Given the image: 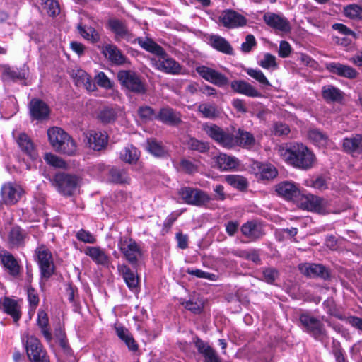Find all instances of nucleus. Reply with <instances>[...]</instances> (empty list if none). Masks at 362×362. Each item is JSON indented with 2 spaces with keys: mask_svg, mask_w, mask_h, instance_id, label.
Masks as SVG:
<instances>
[{
  "mask_svg": "<svg viewBox=\"0 0 362 362\" xmlns=\"http://www.w3.org/2000/svg\"><path fill=\"white\" fill-rule=\"evenodd\" d=\"M204 130L218 144L227 148H232L237 146L250 148L255 143L254 136L241 129H238L237 131L234 128L232 131L228 129L223 130L215 124H210L205 125Z\"/></svg>",
  "mask_w": 362,
  "mask_h": 362,
  "instance_id": "f257e3e1",
  "label": "nucleus"
},
{
  "mask_svg": "<svg viewBox=\"0 0 362 362\" xmlns=\"http://www.w3.org/2000/svg\"><path fill=\"white\" fill-rule=\"evenodd\" d=\"M278 154L286 163L300 170L312 168L316 160L315 154L302 143L279 146Z\"/></svg>",
  "mask_w": 362,
  "mask_h": 362,
  "instance_id": "f03ea898",
  "label": "nucleus"
},
{
  "mask_svg": "<svg viewBox=\"0 0 362 362\" xmlns=\"http://www.w3.org/2000/svg\"><path fill=\"white\" fill-rule=\"evenodd\" d=\"M139 45L145 50L153 54L151 61L156 69L168 74L182 73L181 65L169 57L163 47L149 38H138Z\"/></svg>",
  "mask_w": 362,
  "mask_h": 362,
  "instance_id": "7ed1b4c3",
  "label": "nucleus"
},
{
  "mask_svg": "<svg viewBox=\"0 0 362 362\" xmlns=\"http://www.w3.org/2000/svg\"><path fill=\"white\" fill-rule=\"evenodd\" d=\"M49 141L58 153L73 156L77 151V145L73 138L62 129L52 127L47 131Z\"/></svg>",
  "mask_w": 362,
  "mask_h": 362,
  "instance_id": "20e7f679",
  "label": "nucleus"
},
{
  "mask_svg": "<svg viewBox=\"0 0 362 362\" xmlns=\"http://www.w3.org/2000/svg\"><path fill=\"white\" fill-rule=\"evenodd\" d=\"M21 339L31 362H49L46 350L37 337L24 333L21 336Z\"/></svg>",
  "mask_w": 362,
  "mask_h": 362,
  "instance_id": "39448f33",
  "label": "nucleus"
},
{
  "mask_svg": "<svg viewBox=\"0 0 362 362\" xmlns=\"http://www.w3.org/2000/svg\"><path fill=\"white\" fill-rule=\"evenodd\" d=\"M54 182L59 192L71 196L80 186L81 179L74 175L61 173L55 175Z\"/></svg>",
  "mask_w": 362,
  "mask_h": 362,
  "instance_id": "423d86ee",
  "label": "nucleus"
},
{
  "mask_svg": "<svg viewBox=\"0 0 362 362\" xmlns=\"http://www.w3.org/2000/svg\"><path fill=\"white\" fill-rule=\"evenodd\" d=\"M117 78L126 89L135 93H145V86L136 72L131 70H122L117 73Z\"/></svg>",
  "mask_w": 362,
  "mask_h": 362,
  "instance_id": "0eeeda50",
  "label": "nucleus"
},
{
  "mask_svg": "<svg viewBox=\"0 0 362 362\" xmlns=\"http://www.w3.org/2000/svg\"><path fill=\"white\" fill-rule=\"evenodd\" d=\"M35 253L42 276L49 279L54 272V260L50 250L41 245L36 249Z\"/></svg>",
  "mask_w": 362,
  "mask_h": 362,
  "instance_id": "6e6552de",
  "label": "nucleus"
},
{
  "mask_svg": "<svg viewBox=\"0 0 362 362\" xmlns=\"http://www.w3.org/2000/svg\"><path fill=\"white\" fill-rule=\"evenodd\" d=\"M118 247L126 259L132 264L137 263L141 257V250L138 244L132 238L127 237L121 238Z\"/></svg>",
  "mask_w": 362,
  "mask_h": 362,
  "instance_id": "1a4fd4ad",
  "label": "nucleus"
},
{
  "mask_svg": "<svg viewBox=\"0 0 362 362\" xmlns=\"http://www.w3.org/2000/svg\"><path fill=\"white\" fill-rule=\"evenodd\" d=\"M300 321L306 330L315 339L322 340L326 335L323 324L317 318L308 314H302Z\"/></svg>",
  "mask_w": 362,
  "mask_h": 362,
  "instance_id": "9d476101",
  "label": "nucleus"
},
{
  "mask_svg": "<svg viewBox=\"0 0 362 362\" xmlns=\"http://www.w3.org/2000/svg\"><path fill=\"white\" fill-rule=\"evenodd\" d=\"M300 206L308 211L325 214L327 212L329 202L323 198L309 194L301 197Z\"/></svg>",
  "mask_w": 362,
  "mask_h": 362,
  "instance_id": "9b49d317",
  "label": "nucleus"
},
{
  "mask_svg": "<svg viewBox=\"0 0 362 362\" xmlns=\"http://www.w3.org/2000/svg\"><path fill=\"white\" fill-rule=\"evenodd\" d=\"M219 22L226 28H236L247 23L245 16L235 11L226 9L221 12L218 17Z\"/></svg>",
  "mask_w": 362,
  "mask_h": 362,
  "instance_id": "f8f14e48",
  "label": "nucleus"
},
{
  "mask_svg": "<svg viewBox=\"0 0 362 362\" xmlns=\"http://www.w3.org/2000/svg\"><path fill=\"white\" fill-rule=\"evenodd\" d=\"M23 191L20 185L12 183H4L1 188V197L4 204L13 205L21 199Z\"/></svg>",
  "mask_w": 362,
  "mask_h": 362,
  "instance_id": "ddd939ff",
  "label": "nucleus"
},
{
  "mask_svg": "<svg viewBox=\"0 0 362 362\" xmlns=\"http://www.w3.org/2000/svg\"><path fill=\"white\" fill-rule=\"evenodd\" d=\"M196 70L203 78L218 87H223L229 83L226 76L211 68L200 66Z\"/></svg>",
  "mask_w": 362,
  "mask_h": 362,
  "instance_id": "4468645a",
  "label": "nucleus"
},
{
  "mask_svg": "<svg viewBox=\"0 0 362 362\" xmlns=\"http://www.w3.org/2000/svg\"><path fill=\"white\" fill-rule=\"evenodd\" d=\"M263 19L269 27L283 32L288 33L291 30L290 23L284 16L274 13H267L264 15Z\"/></svg>",
  "mask_w": 362,
  "mask_h": 362,
  "instance_id": "2eb2a0df",
  "label": "nucleus"
},
{
  "mask_svg": "<svg viewBox=\"0 0 362 362\" xmlns=\"http://www.w3.org/2000/svg\"><path fill=\"white\" fill-rule=\"evenodd\" d=\"M85 137L89 147L95 151H100L107 144V136L105 132L89 130L85 134Z\"/></svg>",
  "mask_w": 362,
  "mask_h": 362,
  "instance_id": "dca6fc26",
  "label": "nucleus"
},
{
  "mask_svg": "<svg viewBox=\"0 0 362 362\" xmlns=\"http://www.w3.org/2000/svg\"><path fill=\"white\" fill-rule=\"evenodd\" d=\"M0 260L4 270L9 275L13 277L18 276L21 267L13 255L7 251H1L0 252Z\"/></svg>",
  "mask_w": 362,
  "mask_h": 362,
  "instance_id": "f3484780",
  "label": "nucleus"
},
{
  "mask_svg": "<svg viewBox=\"0 0 362 362\" xmlns=\"http://www.w3.org/2000/svg\"><path fill=\"white\" fill-rule=\"evenodd\" d=\"M30 113L33 119L42 120L48 117L49 108L42 100L32 99L29 103Z\"/></svg>",
  "mask_w": 362,
  "mask_h": 362,
  "instance_id": "a211bd4d",
  "label": "nucleus"
},
{
  "mask_svg": "<svg viewBox=\"0 0 362 362\" xmlns=\"http://www.w3.org/2000/svg\"><path fill=\"white\" fill-rule=\"evenodd\" d=\"M276 192L287 200H295L298 198L300 192L298 187L292 182H282L276 187Z\"/></svg>",
  "mask_w": 362,
  "mask_h": 362,
  "instance_id": "6ab92c4d",
  "label": "nucleus"
},
{
  "mask_svg": "<svg viewBox=\"0 0 362 362\" xmlns=\"http://www.w3.org/2000/svg\"><path fill=\"white\" fill-rule=\"evenodd\" d=\"M231 88L236 93L251 98H259L262 94L252 85L243 80H235L231 82Z\"/></svg>",
  "mask_w": 362,
  "mask_h": 362,
  "instance_id": "aec40b11",
  "label": "nucleus"
},
{
  "mask_svg": "<svg viewBox=\"0 0 362 362\" xmlns=\"http://www.w3.org/2000/svg\"><path fill=\"white\" fill-rule=\"evenodd\" d=\"M241 232L247 238L255 240L264 235L263 226L257 221H248L241 227Z\"/></svg>",
  "mask_w": 362,
  "mask_h": 362,
  "instance_id": "412c9836",
  "label": "nucleus"
},
{
  "mask_svg": "<svg viewBox=\"0 0 362 362\" xmlns=\"http://www.w3.org/2000/svg\"><path fill=\"white\" fill-rule=\"evenodd\" d=\"M327 69L332 74L349 79L356 78L358 74L357 71L351 66L337 62H331L328 64L327 65Z\"/></svg>",
  "mask_w": 362,
  "mask_h": 362,
  "instance_id": "4be33fe9",
  "label": "nucleus"
},
{
  "mask_svg": "<svg viewBox=\"0 0 362 362\" xmlns=\"http://www.w3.org/2000/svg\"><path fill=\"white\" fill-rule=\"evenodd\" d=\"M194 342L199 353L204 357V362H221L217 353L207 343L199 338H195Z\"/></svg>",
  "mask_w": 362,
  "mask_h": 362,
  "instance_id": "5701e85b",
  "label": "nucleus"
},
{
  "mask_svg": "<svg viewBox=\"0 0 362 362\" xmlns=\"http://www.w3.org/2000/svg\"><path fill=\"white\" fill-rule=\"evenodd\" d=\"M343 148L344 151L353 156H356L362 152V135L344 138L343 140Z\"/></svg>",
  "mask_w": 362,
  "mask_h": 362,
  "instance_id": "b1692460",
  "label": "nucleus"
},
{
  "mask_svg": "<svg viewBox=\"0 0 362 362\" xmlns=\"http://www.w3.org/2000/svg\"><path fill=\"white\" fill-rule=\"evenodd\" d=\"M299 269L302 274L310 277L320 276L326 279L329 276L327 270L321 264H303L299 266Z\"/></svg>",
  "mask_w": 362,
  "mask_h": 362,
  "instance_id": "393cba45",
  "label": "nucleus"
},
{
  "mask_svg": "<svg viewBox=\"0 0 362 362\" xmlns=\"http://www.w3.org/2000/svg\"><path fill=\"white\" fill-rule=\"evenodd\" d=\"M322 95L328 103H341L344 98V92L332 85L324 86Z\"/></svg>",
  "mask_w": 362,
  "mask_h": 362,
  "instance_id": "a878e982",
  "label": "nucleus"
},
{
  "mask_svg": "<svg viewBox=\"0 0 362 362\" xmlns=\"http://www.w3.org/2000/svg\"><path fill=\"white\" fill-rule=\"evenodd\" d=\"M118 270L122 274L128 288L132 291H136L139 284V279L135 272L124 264L119 265Z\"/></svg>",
  "mask_w": 362,
  "mask_h": 362,
  "instance_id": "bb28decb",
  "label": "nucleus"
},
{
  "mask_svg": "<svg viewBox=\"0 0 362 362\" xmlns=\"http://www.w3.org/2000/svg\"><path fill=\"white\" fill-rule=\"evenodd\" d=\"M103 52L110 61L115 64L120 65L126 63L127 62L126 57L115 45H105L103 47Z\"/></svg>",
  "mask_w": 362,
  "mask_h": 362,
  "instance_id": "cd10ccee",
  "label": "nucleus"
},
{
  "mask_svg": "<svg viewBox=\"0 0 362 362\" xmlns=\"http://www.w3.org/2000/svg\"><path fill=\"white\" fill-rule=\"evenodd\" d=\"M209 44L216 50L226 54H233V49L230 43L223 37L213 35L209 37Z\"/></svg>",
  "mask_w": 362,
  "mask_h": 362,
  "instance_id": "c85d7f7f",
  "label": "nucleus"
},
{
  "mask_svg": "<svg viewBox=\"0 0 362 362\" xmlns=\"http://www.w3.org/2000/svg\"><path fill=\"white\" fill-rule=\"evenodd\" d=\"M157 119L170 125H176L181 122L180 113L170 107L162 108L157 115Z\"/></svg>",
  "mask_w": 362,
  "mask_h": 362,
  "instance_id": "c756f323",
  "label": "nucleus"
},
{
  "mask_svg": "<svg viewBox=\"0 0 362 362\" xmlns=\"http://www.w3.org/2000/svg\"><path fill=\"white\" fill-rule=\"evenodd\" d=\"M72 77L77 86H83L86 90H94L95 85L92 83L89 75L82 69L74 70Z\"/></svg>",
  "mask_w": 362,
  "mask_h": 362,
  "instance_id": "7c9ffc66",
  "label": "nucleus"
},
{
  "mask_svg": "<svg viewBox=\"0 0 362 362\" xmlns=\"http://www.w3.org/2000/svg\"><path fill=\"white\" fill-rule=\"evenodd\" d=\"M217 168L221 170H230L238 165V160L234 157L225 153H220L215 158Z\"/></svg>",
  "mask_w": 362,
  "mask_h": 362,
  "instance_id": "2f4dec72",
  "label": "nucleus"
},
{
  "mask_svg": "<svg viewBox=\"0 0 362 362\" xmlns=\"http://www.w3.org/2000/svg\"><path fill=\"white\" fill-rule=\"evenodd\" d=\"M0 308L13 317L14 322L16 323L19 320L21 313L16 300L9 298H4L3 301L0 302Z\"/></svg>",
  "mask_w": 362,
  "mask_h": 362,
  "instance_id": "473e14b6",
  "label": "nucleus"
},
{
  "mask_svg": "<svg viewBox=\"0 0 362 362\" xmlns=\"http://www.w3.org/2000/svg\"><path fill=\"white\" fill-rule=\"evenodd\" d=\"M17 143L21 150L31 158H35L37 153L35 150L34 144L30 138L25 133H21L18 136Z\"/></svg>",
  "mask_w": 362,
  "mask_h": 362,
  "instance_id": "72a5a7b5",
  "label": "nucleus"
},
{
  "mask_svg": "<svg viewBox=\"0 0 362 362\" xmlns=\"http://www.w3.org/2000/svg\"><path fill=\"white\" fill-rule=\"evenodd\" d=\"M110 30L115 35L117 40L129 36V31L125 24L118 19H110L108 21Z\"/></svg>",
  "mask_w": 362,
  "mask_h": 362,
  "instance_id": "f704fd0d",
  "label": "nucleus"
},
{
  "mask_svg": "<svg viewBox=\"0 0 362 362\" xmlns=\"http://www.w3.org/2000/svg\"><path fill=\"white\" fill-rule=\"evenodd\" d=\"M85 254L89 256L98 264H105L108 262V257L104 250L98 247H87Z\"/></svg>",
  "mask_w": 362,
  "mask_h": 362,
  "instance_id": "c9c22d12",
  "label": "nucleus"
},
{
  "mask_svg": "<svg viewBox=\"0 0 362 362\" xmlns=\"http://www.w3.org/2000/svg\"><path fill=\"white\" fill-rule=\"evenodd\" d=\"M37 323L45 339L50 341L52 337L49 329V319L47 314L42 310L38 311Z\"/></svg>",
  "mask_w": 362,
  "mask_h": 362,
  "instance_id": "e433bc0d",
  "label": "nucleus"
},
{
  "mask_svg": "<svg viewBox=\"0 0 362 362\" xmlns=\"http://www.w3.org/2000/svg\"><path fill=\"white\" fill-rule=\"evenodd\" d=\"M115 332L119 338L126 344L129 350H137V344L127 329L122 326H117L115 327Z\"/></svg>",
  "mask_w": 362,
  "mask_h": 362,
  "instance_id": "4c0bfd02",
  "label": "nucleus"
},
{
  "mask_svg": "<svg viewBox=\"0 0 362 362\" xmlns=\"http://www.w3.org/2000/svg\"><path fill=\"white\" fill-rule=\"evenodd\" d=\"M139 158V151L132 145H128L120 152V158L128 163H134Z\"/></svg>",
  "mask_w": 362,
  "mask_h": 362,
  "instance_id": "58836bf2",
  "label": "nucleus"
},
{
  "mask_svg": "<svg viewBox=\"0 0 362 362\" xmlns=\"http://www.w3.org/2000/svg\"><path fill=\"white\" fill-rule=\"evenodd\" d=\"M3 76L6 79L13 81L22 80L25 78L26 73L23 70L11 68L9 66H3Z\"/></svg>",
  "mask_w": 362,
  "mask_h": 362,
  "instance_id": "ea45409f",
  "label": "nucleus"
},
{
  "mask_svg": "<svg viewBox=\"0 0 362 362\" xmlns=\"http://www.w3.org/2000/svg\"><path fill=\"white\" fill-rule=\"evenodd\" d=\"M258 168L262 180H272L277 175V170L272 164L262 163L258 165Z\"/></svg>",
  "mask_w": 362,
  "mask_h": 362,
  "instance_id": "a19ab883",
  "label": "nucleus"
},
{
  "mask_svg": "<svg viewBox=\"0 0 362 362\" xmlns=\"http://www.w3.org/2000/svg\"><path fill=\"white\" fill-rule=\"evenodd\" d=\"M308 135L313 144L320 147L325 146L328 143L327 136L317 129H310Z\"/></svg>",
  "mask_w": 362,
  "mask_h": 362,
  "instance_id": "79ce46f5",
  "label": "nucleus"
},
{
  "mask_svg": "<svg viewBox=\"0 0 362 362\" xmlns=\"http://www.w3.org/2000/svg\"><path fill=\"white\" fill-rule=\"evenodd\" d=\"M78 30L81 35L91 42H96L99 40L100 36L98 32L92 27L78 25Z\"/></svg>",
  "mask_w": 362,
  "mask_h": 362,
  "instance_id": "37998d69",
  "label": "nucleus"
},
{
  "mask_svg": "<svg viewBox=\"0 0 362 362\" xmlns=\"http://www.w3.org/2000/svg\"><path fill=\"white\" fill-rule=\"evenodd\" d=\"M345 16L351 19L362 20V6L357 4H349L344 8Z\"/></svg>",
  "mask_w": 362,
  "mask_h": 362,
  "instance_id": "c03bdc74",
  "label": "nucleus"
},
{
  "mask_svg": "<svg viewBox=\"0 0 362 362\" xmlns=\"http://www.w3.org/2000/svg\"><path fill=\"white\" fill-rule=\"evenodd\" d=\"M246 73L252 78L256 80L261 86L268 87L271 86V83L267 78L264 73L259 69H247Z\"/></svg>",
  "mask_w": 362,
  "mask_h": 362,
  "instance_id": "a18cd8bd",
  "label": "nucleus"
},
{
  "mask_svg": "<svg viewBox=\"0 0 362 362\" xmlns=\"http://www.w3.org/2000/svg\"><path fill=\"white\" fill-rule=\"evenodd\" d=\"M198 110L206 118L214 119L219 115L216 107L208 103L200 104L198 107Z\"/></svg>",
  "mask_w": 362,
  "mask_h": 362,
  "instance_id": "49530a36",
  "label": "nucleus"
},
{
  "mask_svg": "<svg viewBox=\"0 0 362 362\" xmlns=\"http://www.w3.org/2000/svg\"><path fill=\"white\" fill-rule=\"evenodd\" d=\"M192 199L194 200L193 205L202 206L206 204L211 200V198L204 191L197 188H193Z\"/></svg>",
  "mask_w": 362,
  "mask_h": 362,
  "instance_id": "de8ad7c7",
  "label": "nucleus"
},
{
  "mask_svg": "<svg viewBox=\"0 0 362 362\" xmlns=\"http://www.w3.org/2000/svg\"><path fill=\"white\" fill-rule=\"evenodd\" d=\"M226 181L233 187L239 189H244L247 187V180L240 175H230L225 177Z\"/></svg>",
  "mask_w": 362,
  "mask_h": 362,
  "instance_id": "09e8293b",
  "label": "nucleus"
},
{
  "mask_svg": "<svg viewBox=\"0 0 362 362\" xmlns=\"http://www.w3.org/2000/svg\"><path fill=\"white\" fill-rule=\"evenodd\" d=\"M43 8L49 16H56L59 11V5L57 0H40Z\"/></svg>",
  "mask_w": 362,
  "mask_h": 362,
  "instance_id": "8fccbe9b",
  "label": "nucleus"
},
{
  "mask_svg": "<svg viewBox=\"0 0 362 362\" xmlns=\"http://www.w3.org/2000/svg\"><path fill=\"white\" fill-rule=\"evenodd\" d=\"M276 57L266 53L264 54L263 58L259 61L258 64L260 66L265 69H276L278 66L276 62Z\"/></svg>",
  "mask_w": 362,
  "mask_h": 362,
  "instance_id": "3c124183",
  "label": "nucleus"
},
{
  "mask_svg": "<svg viewBox=\"0 0 362 362\" xmlns=\"http://www.w3.org/2000/svg\"><path fill=\"white\" fill-rule=\"evenodd\" d=\"M147 150L156 156H162L165 154V150L163 146L155 139H148L147 141Z\"/></svg>",
  "mask_w": 362,
  "mask_h": 362,
  "instance_id": "603ef678",
  "label": "nucleus"
},
{
  "mask_svg": "<svg viewBox=\"0 0 362 362\" xmlns=\"http://www.w3.org/2000/svg\"><path fill=\"white\" fill-rule=\"evenodd\" d=\"M98 117L103 123H110L116 119L117 112L114 108L105 107L100 111Z\"/></svg>",
  "mask_w": 362,
  "mask_h": 362,
  "instance_id": "864d4df0",
  "label": "nucleus"
},
{
  "mask_svg": "<svg viewBox=\"0 0 362 362\" xmlns=\"http://www.w3.org/2000/svg\"><path fill=\"white\" fill-rule=\"evenodd\" d=\"M44 158L45 160L52 166L59 168H65L66 167V164L64 160L52 153H45Z\"/></svg>",
  "mask_w": 362,
  "mask_h": 362,
  "instance_id": "5fc2aeb1",
  "label": "nucleus"
},
{
  "mask_svg": "<svg viewBox=\"0 0 362 362\" xmlns=\"http://www.w3.org/2000/svg\"><path fill=\"white\" fill-rule=\"evenodd\" d=\"M110 175L112 181L116 183H126L129 181V177L124 170L112 169Z\"/></svg>",
  "mask_w": 362,
  "mask_h": 362,
  "instance_id": "6e6d98bb",
  "label": "nucleus"
},
{
  "mask_svg": "<svg viewBox=\"0 0 362 362\" xmlns=\"http://www.w3.org/2000/svg\"><path fill=\"white\" fill-rule=\"evenodd\" d=\"M189 148L192 150L198 151L201 153L206 152L209 149V145L194 138H190L187 141Z\"/></svg>",
  "mask_w": 362,
  "mask_h": 362,
  "instance_id": "4d7b16f0",
  "label": "nucleus"
},
{
  "mask_svg": "<svg viewBox=\"0 0 362 362\" xmlns=\"http://www.w3.org/2000/svg\"><path fill=\"white\" fill-rule=\"evenodd\" d=\"M192 194L193 188L189 187H182L178 192V194L182 200L185 203L190 205H193V203H194V202H193L194 200L192 199Z\"/></svg>",
  "mask_w": 362,
  "mask_h": 362,
  "instance_id": "13d9d810",
  "label": "nucleus"
},
{
  "mask_svg": "<svg viewBox=\"0 0 362 362\" xmlns=\"http://www.w3.org/2000/svg\"><path fill=\"white\" fill-rule=\"evenodd\" d=\"M138 114L140 117L145 121L157 119V115L155 113L154 110L148 106L140 107L138 110Z\"/></svg>",
  "mask_w": 362,
  "mask_h": 362,
  "instance_id": "bf43d9fd",
  "label": "nucleus"
},
{
  "mask_svg": "<svg viewBox=\"0 0 362 362\" xmlns=\"http://www.w3.org/2000/svg\"><path fill=\"white\" fill-rule=\"evenodd\" d=\"M33 209L39 216L45 215V199L44 196L35 197L33 203Z\"/></svg>",
  "mask_w": 362,
  "mask_h": 362,
  "instance_id": "052dcab7",
  "label": "nucleus"
},
{
  "mask_svg": "<svg viewBox=\"0 0 362 362\" xmlns=\"http://www.w3.org/2000/svg\"><path fill=\"white\" fill-rule=\"evenodd\" d=\"M187 272V274L198 278L209 279L211 281H215L216 279V274L206 272L199 269H188Z\"/></svg>",
  "mask_w": 362,
  "mask_h": 362,
  "instance_id": "680f3d73",
  "label": "nucleus"
},
{
  "mask_svg": "<svg viewBox=\"0 0 362 362\" xmlns=\"http://www.w3.org/2000/svg\"><path fill=\"white\" fill-rule=\"evenodd\" d=\"M256 40L252 35H247L245 37V42L241 44V51L244 53L250 52L256 45Z\"/></svg>",
  "mask_w": 362,
  "mask_h": 362,
  "instance_id": "e2e57ef3",
  "label": "nucleus"
},
{
  "mask_svg": "<svg viewBox=\"0 0 362 362\" xmlns=\"http://www.w3.org/2000/svg\"><path fill=\"white\" fill-rule=\"evenodd\" d=\"M97 84L105 88H110L112 87V82L108 77L103 72L98 73L95 77Z\"/></svg>",
  "mask_w": 362,
  "mask_h": 362,
  "instance_id": "0e129e2a",
  "label": "nucleus"
},
{
  "mask_svg": "<svg viewBox=\"0 0 362 362\" xmlns=\"http://www.w3.org/2000/svg\"><path fill=\"white\" fill-rule=\"evenodd\" d=\"M9 239L13 244H20L23 240V234L19 228H13L10 232Z\"/></svg>",
  "mask_w": 362,
  "mask_h": 362,
  "instance_id": "69168bd1",
  "label": "nucleus"
},
{
  "mask_svg": "<svg viewBox=\"0 0 362 362\" xmlns=\"http://www.w3.org/2000/svg\"><path fill=\"white\" fill-rule=\"evenodd\" d=\"M76 238L80 241L87 243H94L95 242L94 236L90 232L83 229L77 232Z\"/></svg>",
  "mask_w": 362,
  "mask_h": 362,
  "instance_id": "338daca9",
  "label": "nucleus"
},
{
  "mask_svg": "<svg viewBox=\"0 0 362 362\" xmlns=\"http://www.w3.org/2000/svg\"><path fill=\"white\" fill-rule=\"evenodd\" d=\"M262 274L264 280L269 284H273L278 277V272L273 268L265 269Z\"/></svg>",
  "mask_w": 362,
  "mask_h": 362,
  "instance_id": "774afa93",
  "label": "nucleus"
}]
</instances>
